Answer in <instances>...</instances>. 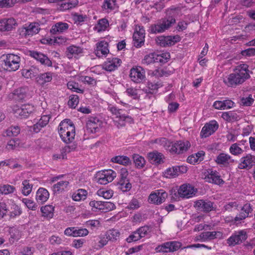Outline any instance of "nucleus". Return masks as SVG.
<instances>
[{
	"label": "nucleus",
	"mask_w": 255,
	"mask_h": 255,
	"mask_svg": "<svg viewBox=\"0 0 255 255\" xmlns=\"http://www.w3.org/2000/svg\"><path fill=\"white\" fill-rule=\"evenodd\" d=\"M252 74L248 65L241 64L234 69L233 73L224 78L223 82L228 87L236 88L250 79Z\"/></svg>",
	"instance_id": "nucleus-1"
},
{
	"label": "nucleus",
	"mask_w": 255,
	"mask_h": 255,
	"mask_svg": "<svg viewBox=\"0 0 255 255\" xmlns=\"http://www.w3.org/2000/svg\"><path fill=\"white\" fill-rule=\"evenodd\" d=\"M180 12V10L178 8H171L168 10L166 16L158 20L156 23L150 26V33H160L168 30L176 23V15Z\"/></svg>",
	"instance_id": "nucleus-2"
},
{
	"label": "nucleus",
	"mask_w": 255,
	"mask_h": 255,
	"mask_svg": "<svg viewBox=\"0 0 255 255\" xmlns=\"http://www.w3.org/2000/svg\"><path fill=\"white\" fill-rule=\"evenodd\" d=\"M108 110L110 111L112 114L116 116V118H119L118 123L117 126L124 127L126 125V123L131 124L133 123V119L132 118L125 113V111L122 109H118L116 107L110 105L108 107Z\"/></svg>",
	"instance_id": "nucleus-3"
},
{
	"label": "nucleus",
	"mask_w": 255,
	"mask_h": 255,
	"mask_svg": "<svg viewBox=\"0 0 255 255\" xmlns=\"http://www.w3.org/2000/svg\"><path fill=\"white\" fill-rule=\"evenodd\" d=\"M4 66L7 70L15 71L19 68L20 58L13 54H7L2 56Z\"/></svg>",
	"instance_id": "nucleus-4"
},
{
	"label": "nucleus",
	"mask_w": 255,
	"mask_h": 255,
	"mask_svg": "<svg viewBox=\"0 0 255 255\" xmlns=\"http://www.w3.org/2000/svg\"><path fill=\"white\" fill-rule=\"evenodd\" d=\"M248 238V235L245 230L235 231L227 239V243L230 247H234L240 245Z\"/></svg>",
	"instance_id": "nucleus-5"
},
{
	"label": "nucleus",
	"mask_w": 255,
	"mask_h": 255,
	"mask_svg": "<svg viewBox=\"0 0 255 255\" xmlns=\"http://www.w3.org/2000/svg\"><path fill=\"white\" fill-rule=\"evenodd\" d=\"M167 196V193L164 190H156L149 194L148 201L149 203L159 205L165 201Z\"/></svg>",
	"instance_id": "nucleus-6"
},
{
	"label": "nucleus",
	"mask_w": 255,
	"mask_h": 255,
	"mask_svg": "<svg viewBox=\"0 0 255 255\" xmlns=\"http://www.w3.org/2000/svg\"><path fill=\"white\" fill-rule=\"evenodd\" d=\"M181 40L180 37L178 35H168V36H159L157 37L155 40L156 43L161 47L171 46L175 43L179 42Z\"/></svg>",
	"instance_id": "nucleus-7"
},
{
	"label": "nucleus",
	"mask_w": 255,
	"mask_h": 255,
	"mask_svg": "<svg viewBox=\"0 0 255 255\" xmlns=\"http://www.w3.org/2000/svg\"><path fill=\"white\" fill-rule=\"evenodd\" d=\"M181 246V243L179 242H168L158 246L155 248L156 253H169L178 250Z\"/></svg>",
	"instance_id": "nucleus-8"
},
{
	"label": "nucleus",
	"mask_w": 255,
	"mask_h": 255,
	"mask_svg": "<svg viewBox=\"0 0 255 255\" xmlns=\"http://www.w3.org/2000/svg\"><path fill=\"white\" fill-rule=\"evenodd\" d=\"M116 176V172L111 169L99 172L97 175L98 182L100 184L106 185L112 182Z\"/></svg>",
	"instance_id": "nucleus-9"
},
{
	"label": "nucleus",
	"mask_w": 255,
	"mask_h": 255,
	"mask_svg": "<svg viewBox=\"0 0 255 255\" xmlns=\"http://www.w3.org/2000/svg\"><path fill=\"white\" fill-rule=\"evenodd\" d=\"M103 122L97 117H90L86 122V131L89 133L99 132L102 126Z\"/></svg>",
	"instance_id": "nucleus-10"
},
{
	"label": "nucleus",
	"mask_w": 255,
	"mask_h": 255,
	"mask_svg": "<svg viewBox=\"0 0 255 255\" xmlns=\"http://www.w3.org/2000/svg\"><path fill=\"white\" fill-rule=\"evenodd\" d=\"M40 29V28L38 23L32 22L28 25L25 24L24 26L20 28L19 33L21 36L26 37L38 33Z\"/></svg>",
	"instance_id": "nucleus-11"
},
{
	"label": "nucleus",
	"mask_w": 255,
	"mask_h": 255,
	"mask_svg": "<svg viewBox=\"0 0 255 255\" xmlns=\"http://www.w3.org/2000/svg\"><path fill=\"white\" fill-rule=\"evenodd\" d=\"M129 77L133 82L140 83L145 79V72L140 66L133 67L130 69Z\"/></svg>",
	"instance_id": "nucleus-12"
},
{
	"label": "nucleus",
	"mask_w": 255,
	"mask_h": 255,
	"mask_svg": "<svg viewBox=\"0 0 255 255\" xmlns=\"http://www.w3.org/2000/svg\"><path fill=\"white\" fill-rule=\"evenodd\" d=\"M215 161L218 165L224 167H229L237 162L230 154L225 152L219 153L216 156Z\"/></svg>",
	"instance_id": "nucleus-13"
},
{
	"label": "nucleus",
	"mask_w": 255,
	"mask_h": 255,
	"mask_svg": "<svg viewBox=\"0 0 255 255\" xmlns=\"http://www.w3.org/2000/svg\"><path fill=\"white\" fill-rule=\"evenodd\" d=\"M145 30L143 26L136 27L133 34V45L136 48L141 47L144 43Z\"/></svg>",
	"instance_id": "nucleus-14"
},
{
	"label": "nucleus",
	"mask_w": 255,
	"mask_h": 255,
	"mask_svg": "<svg viewBox=\"0 0 255 255\" xmlns=\"http://www.w3.org/2000/svg\"><path fill=\"white\" fill-rule=\"evenodd\" d=\"M17 26V21L13 17L3 18L0 19V31H10L15 29Z\"/></svg>",
	"instance_id": "nucleus-15"
},
{
	"label": "nucleus",
	"mask_w": 255,
	"mask_h": 255,
	"mask_svg": "<svg viewBox=\"0 0 255 255\" xmlns=\"http://www.w3.org/2000/svg\"><path fill=\"white\" fill-rule=\"evenodd\" d=\"M205 179L209 183L217 185L223 184L225 183L224 181L221 178L219 173L212 169H208L207 170Z\"/></svg>",
	"instance_id": "nucleus-16"
},
{
	"label": "nucleus",
	"mask_w": 255,
	"mask_h": 255,
	"mask_svg": "<svg viewBox=\"0 0 255 255\" xmlns=\"http://www.w3.org/2000/svg\"><path fill=\"white\" fill-rule=\"evenodd\" d=\"M190 146L188 141H177L173 143L170 148V151L177 154H182L186 152Z\"/></svg>",
	"instance_id": "nucleus-17"
},
{
	"label": "nucleus",
	"mask_w": 255,
	"mask_h": 255,
	"mask_svg": "<svg viewBox=\"0 0 255 255\" xmlns=\"http://www.w3.org/2000/svg\"><path fill=\"white\" fill-rule=\"evenodd\" d=\"M194 206L198 210L206 213L215 210L216 209L213 207V203L208 200H197L194 202Z\"/></svg>",
	"instance_id": "nucleus-18"
},
{
	"label": "nucleus",
	"mask_w": 255,
	"mask_h": 255,
	"mask_svg": "<svg viewBox=\"0 0 255 255\" xmlns=\"http://www.w3.org/2000/svg\"><path fill=\"white\" fill-rule=\"evenodd\" d=\"M218 128V123L216 121H211L202 128L200 135L202 137H207L214 133Z\"/></svg>",
	"instance_id": "nucleus-19"
},
{
	"label": "nucleus",
	"mask_w": 255,
	"mask_h": 255,
	"mask_svg": "<svg viewBox=\"0 0 255 255\" xmlns=\"http://www.w3.org/2000/svg\"><path fill=\"white\" fill-rule=\"evenodd\" d=\"M255 165V156L247 154L240 159L238 168L240 169H250Z\"/></svg>",
	"instance_id": "nucleus-20"
},
{
	"label": "nucleus",
	"mask_w": 255,
	"mask_h": 255,
	"mask_svg": "<svg viewBox=\"0 0 255 255\" xmlns=\"http://www.w3.org/2000/svg\"><path fill=\"white\" fill-rule=\"evenodd\" d=\"M29 53L31 57L40 62L42 65L48 67L52 66V61L46 55L34 50L29 51Z\"/></svg>",
	"instance_id": "nucleus-21"
},
{
	"label": "nucleus",
	"mask_w": 255,
	"mask_h": 255,
	"mask_svg": "<svg viewBox=\"0 0 255 255\" xmlns=\"http://www.w3.org/2000/svg\"><path fill=\"white\" fill-rule=\"evenodd\" d=\"M253 211V208L250 203L245 204L241 208V212L234 218L235 222H240L250 217V213Z\"/></svg>",
	"instance_id": "nucleus-22"
},
{
	"label": "nucleus",
	"mask_w": 255,
	"mask_h": 255,
	"mask_svg": "<svg viewBox=\"0 0 255 255\" xmlns=\"http://www.w3.org/2000/svg\"><path fill=\"white\" fill-rule=\"evenodd\" d=\"M122 63L120 59L118 58H108V60L104 63L103 68L107 71H113L119 67Z\"/></svg>",
	"instance_id": "nucleus-23"
},
{
	"label": "nucleus",
	"mask_w": 255,
	"mask_h": 255,
	"mask_svg": "<svg viewBox=\"0 0 255 255\" xmlns=\"http://www.w3.org/2000/svg\"><path fill=\"white\" fill-rule=\"evenodd\" d=\"M58 130L59 133L68 131H74L75 130L74 125L70 119H65L61 122L58 127Z\"/></svg>",
	"instance_id": "nucleus-24"
},
{
	"label": "nucleus",
	"mask_w": 255,
	"mask_h": 255,
	"mask_svg": "<svg viewBox=\"0 0 255 255\" xmlns=\"http://www.w3.org/2000/svg\"><path fill=\"white\" fill-rule=\"evenodd\" d=\"M34 111V107L31 105H24L17 109L15 112L20 118H27Z\"/></svg>",
	"instance_id": "nucleus-25"
},
{
	"label": "nucleus",
	"mask_w": 255,
	"mask_h": 255,
	"mask_svg": "<svg viewBox=\"0 0 255 255\" xmlns=\"http://www.w3.org/2000/svg\"><path fill=\"white\" fill-rule=\"evenodd\" d=\"M194 192V188L190 185H181L178 190L179 197L182 198H189L192 196Z\"/></svg>",
	"instance_id": "nucleus-26"
},
{
	"label": "nucleus",
	"mask_w": 255,
	"mask_h": 255,
	"mask_svg": "<svg viewBox=\"0 0 255 255\" xmlns=\"http://www.w3.org/2000/svg\"><path fill=\"white\" fill-rule=\"evenodd\" d=\"M109 44L106 41H101L97 44L95 54L98 57H101L107 55L109 52Z\"/></svg>",
	"instance_id": "nucleus-27"
},
{
	"label": "nucleus",
	"mask_w": 255,
	"mask_h": 255,
	"mask_svg": "<svg viewBox=\"0 0 255 255\" xmlns=\"http://www.w3.org/2000/svg\"><path fill=\"white\" fill-rule=\"evenodd\" d=\"M223 234L219 231H213V232H202L199 236V238L203 241H210L216 238H222Z\"/></svg>",
	"instance_id": "nucleus-28"
},
{
	"label": "nucleus",
	"mask_w": 255,
	"mask_h": 255,
	"mask_svg": "<svg viewBox=\"0 0 255 255\" xmlns=\"http://www.w3.org/2000/svg\"><path fill=\"white\" fill-rule=\"evenodd\" d=\"M147 157L149 161L153 164H159L163 162V155L156 151L148 153Z\"/></svg>",
	"instance_id": "nucleus-29"
},
{
	"label": "nucleus",
	"mask_w": 255,
	"mask_h": 255,
	"mask_svg": "<svg viewBox=\"0 0 255 255\" xmlns=\"http://www.w3.org/2000/svg\"><path fill=\"white\" fill-rule=\"evenodd\" d=\"M49 197L48 191L44 188H39L36 192V200L38 203H43L45 202Z\"/></svg>",
	"instance_id": "nucleus-30"
},
{
	"label": "nucleus",
	"mask_w": 255,
	"mask_h": 255,
	"mask_svg": "<svg viewBox=\"0 0 255 255\" xmlns=\"http://www.w3.org/2000/svg\"><path fill=\"white\" fill-rule=\"evenodd\" d=\"M69 182L67 180L58 182L53 186V191L54 194H59L64 191L68 187Z\"/></svg>",
	"instance_id": "nucleus-31"
},
{
	"label": "nucleus",
	"mask_w": 255,
	"mask_h": 255,
	"mask_svg": "<svg viewBox=\"0 0 255 255\" xmlns=\"http://www.w3.org/2000/svg\"><path fill=\"white\" fill-rule=\"evenodd\" d=\"M28 91L29 89L27 87H23L15 90L13 94L15 99L22 100L27 97Z\"/></svg>",
	"instance_id": "nucleus-32"
},
{
	"label": "nucleus",
	"mask_w": 255,
	"mask_h": 255,
	"mask_svg": "<svg viewBox=\"0 0 255 255\" xmlns=\"http://www.w3.org/2000/svg\"><path fill=\"white\" fill-rule=\"evenodd\" d=\"M68 27L69 25L67 23L59 22L56 23L54 25L52 26L50 30V32L53 34L63 32L66 30Z\"/></svg>",
	"instance_id": "nucleus-33"
},
{
	"label": "nucleus",
	"mask_w": 255,
	"mask_h": 255,
	"mask_svg": "<svg viewBox=\"0 0 255 255\" xmlns=\"http://www.w3.org/2000/svg\"><path fill=\"white\" fill-rule=\"evenodd\" d=\"M112 161L115 163H117L122 164L125 166L130 165L131 161L128 157L124 155H119L113 157L111 159Z\"/></svg>",
	"instance_id": "nucleus-34"
},
{
	"label": "nucleus",
	"mask_w": 255,
	"mask_h": 255,
	"mask_svg": "<svg viewBox=\"0 0 255 255\" xmlns=\"http://www.w3.org/2000/svg\"><path fill=\"white\" fill-rule=\"evenodd\" d=\"M87 191L83 189H79L72 194V198L75 201H80L86 198Z\"/></svg>",
	"instance_id": "nucleus-35"
},
{
	"label": "nucleus",
	"mask_w": 255,
	"mask_h": 255,
	"mask_svg": "<svg viewBox=\"0 0 255 255\" xmlns=\"http://www.w3.org/2000/svg\"><path fill=\"white\" fill-rule=\"evenodd\" d=\"M61 139L66 143H69L73 141L75 136V130L71 132L68 131L63 132V133H59Z\"/></svg>",
	"instance_id": "nucleus-36"
},
{
	"label": "nucleus",
	"mask_w": 255,
	"mask_h": 255,
	"mask_svg": "<svg viewBox=\"0 0 255 255\" xmlns=\"http://www.w3.org/2000/svg\"><path fill=\"white\" fill-rule=\"evenodd\" d=\"M105 236L109 241L115 242L119 239L120 233L118 230L112 229L106 232Z\"/></svg>",
	"instance_id": "nucleus-37"
},
{
	"label": "nucleus",
	"mask_w": 255,
	"mask_h": 255,
	"mask_svg": "<svg viewBox=\"0 0 255 255\" xmlns=\"http://www.w3.org/2000/svg\"><path fill=\"white\" fill-rule=\"evenodd\" d=\"M22 213L21 207L16 204H13L11 205L9 216L10 218L14 219L20 216Z\"/></svg>",
	"instance_id": "nucleus-38"
},
{
	"label": "nucleus",
	"mask_w": 255,
	"mask_h": 255,
	"mask_svg": "<svg viewBox=\"0 0 255 255\" xmlns=\"http://www.w3.org/2000/svg\"><path fill=\"white\" fill-rule=\"evenodd\" d=\"M221 117L229 122L238 121L240 119V117L237 113L231 111L223 112Z\"/></svg>",
	"instance_id": "nucleus-39"
},
{
	"label": "nucleus",
	"mask_w": 255,
	"mask_h": 255,
	"mask_svg": "<svg viewBox=\"0 0 255 255\" xmlns=\"http://www.w3.org/2000/svg\"><path fill=\"white\" fill-rule=\"evenodd\" d=\"M109 26V21L107 19L104 18L98 20L97 24L95 25L94 29L98 32L106 30Z\"/></svg>",
	"instance_id": "nucleus-40"
},
{
	"label": "nucleus",
	"mask_w": 255,
	"mask_h": 255,
	"mask_svg": "<svg viewBox=\"0 0 255 255\" xmlns=\"http://www.w3.org/2000/svg\"><path fill=\"white\" fill-rule=\"evenodd\" d=\"M132 159L137 168H142L145 164L144 157L138 154H134L132 155Z\"/></svg>",
	"instance_id": "nucleus-41"
},
{
	"label": "nucleus",
	"mask_w": 255,
	"mask_h": 255,
	"mask_svg": "<svg viewBox=\"0 0 255 255\" xmlns=\"http://www.w3.org/2000/svg\"><path fill=\"white\" fill-rule=\"evenodd\" d=\"M117 0H105L102 5V8L108 12L114 10L116 7Z\"/></svg>",
	"instance_id": "nucleus-42"
},
{
	"label": "nucleus",
	"mask_w": 255,
	"mask_h": 255,
	"mask_svg": "<svg viewBox=\"0 0 255 255\" xmlns=\"http://www.w3.org/2000/svg\"><path fill=\"white\" fill-rule=\"evenodd\" d=\"M118 188L123 192H127L131 188V184L129 180H119L117 184Z\"/></svg>",
	"instance_id": "nucleus-43"
},
{
	"label": "nucleus",
	"mask_w": 255,
	"mask_h": 255,
	"mask_svg": "<svg viewBox=\"0 0 255 255\" xmlns=\"http://www.w3.org/2000/svg\"><path fill=\"white\" fill-rule=\"evenodd\" d=\"M40 210L43 216L49 218L53 217L54 210V207L53 206L50 205H46L42 207Z\"/></svg>",
	"instance_id": "nucleus-44"
},
{
	"label": "nucleus",
	"mask_w": 255,
	"mask_h": 255,
	"mask_svg": "<svg viewBox=\"0 0 255 255\" xmlns=\"http://www.w3.org/2000/svg\"><path fill=\"white\" fill-rule=\"evenodd\" d=\"M78 4V0H71V1L62 2L60 6V10H65L75 7Z\"/></svg>",
	"instance_id": "nucleus-45"
},
{
	"label": "nucleus",
	"mask_w": 255,
	"mask_h": 255,
	"mask_svg": "<svg viewBox=\"0 0 255 255\" xmlns=\"http://www.w3.org/2000/svg\"><path fill=\"white\" fill-rule=\"evenodd\" d=\"M244 150L239 146L236 143L232 144L229 148L230 153L235 156H239L242 154Z\"/></svg>",
	"instance_id": "nucleus-46"
},
{
	"label": "nucleus",
	"mask_w": 255,
	"mask_h": 255,
	"mask_svg": "<svg viewBox=\"0 0 255 255\" xmlns=\"http://www.w3.org/2000/svg\"><path fill=\"white\" fill-rule=\"evenodd\" d=\"M22 193L25 195H28L32 191L33 185L29 183V180H24L22 181Z\"/></svg>",
	"instance_id": "nucleus-47"
},
{
	"label": "nucleus",
	"mask_w": 255,
	"mask_h": 255,
	"mask_svg": "<svg viewBox=\"0 0 255 255\" xmlns=\"http://www.w3.org/2000/svg\"><path fill=\"white\" fill-rule=\"evenodd\" d=\"M15 188L9 184H3L0 185V193L4 195H7L14 192Z\"/></svg>",
	"instance_id": "nucleus-48"
},
{
	"label": "nucleus",
	"mask_w": 255,
	"mask_h": 255,
	"mask_svg": "<svg viewBox=\"0 0 255 255\" xmlns=\"http://www.w3.org/2000/svg\"><path fill=\"white\" fill-rule=\"evenodd\" d=\"M157 54L154 53H151L146 55L142 61L143 64L148 65L152 63L158 62L156 60Z\"/></svg>",
	"instance_id": "nucleus-49"
},
{
	"label": "nucleus",
	"mask_w": 255,
	"mask_h": 255,
	"mask_svg": "<svg viewBox=\"0 0 255 255\" xmlns=\"http://www.w3.org/2000/svg\"><path fill=\"white\" fill-rule=\"evenodd\" d=\"M19 132L20 128L18 127H11L5 130L3 135L5 136H16Z\"/></svg>",
	"instance_id": "nucleus-50"
},
{
	"label": "nucleus",
	"mask_w": 255,
	"mask_h": 255,
	"mask_svg": "<svg viewBox=\"0 0 255 255\" xmlns=\"http://www.w3.org/2000/svg\"><path fill=\"white\" fill-rule=\"evenodd\" d=\"M164 176L166 178H172L178 176L176 166H172L167 168L164 172Z\"/></svg>",
	"instance_id": "nucleus-51"
},
{
	"label": "nucleus",
	"mask_w": 255,
	"mask_h": 255,
	"mask_svg": "<svg viewBox=\"0 0 255 255\" xmlns=\"http://www.w3.org/2000/svg\"><path fill=\"white\" fill-rule=\"evenodd\" d=\"M68 88L73 92H75L78 93H83L84 90L83 89H81L79 87L78 83L73 81H69L67 84Z\"/></svg>",
	"instance_id": "nucleus-52"
},
{
	"label": "nucleus",
	"mask_w": 255,
	"mask_h": 255,
	"mask_svg": "<svg viewBox=\"0 0 255 255\" xmlns=\"http://www.w3.org/2000/svg\"><path fill=\"white\" fill-rule=\"evenodd\" d=\"M18 0H0V8H9L12 7Z\"/></svg>",
	"instance_id": "nucleus-53"
},
{
	"label": "nucleus",
	"mask_w": 255,
	"mask_h": 255,
	"mask_svg": "<svg viewBox=\"0 0 255 255\" xmlns=\"http://www.w3.org/2000/svg\"><path fill=\"white\" fill-rule=\"evenodd\" d=\"M86 226L88 228L94 230L98 229L100 226V222L98 220H90L86 222Z\"/></svg>",
	"instance_id": "nucleus-54"
},
{
	"label": "nucleus",
	"mask_w": 255,
	"mask_h": 255,
	"mask_svg": "<svg viewBox=\"0 0 255 255\" xmlns=\"http://www.w3.org/2000/svg\"><path fill=\"white\" fill-rule=\"evenodd\" d=\"M255 100L253 98L252 95H250L247 97H242L240 99V104L243 106H250L254 102Z\"/></svg>",
	"instance_id": "nucleus-55"
},
{
	"label": "nucleus",
	"mask_w": 255,
	"mask_h": 255,
	"mask_svg": "<svg viewBox=\"0 0 255 255\" xmlns=\"http://www.w3.org/2000/svg\"><path fill=\"white\" fill-rule=\"evenodd\" d=\"M22 202L29 209L33 211H35L37 209V205L33 200L27 198H23L22 200Z\"/></svg>",
	"instance_id": "nucleus-56"
},
{
	"label": "nucleus",
	"mask_w": 255,
	"mask_h": 255,
	"mask_svg": "<svg viewBox=\"0 0 255 255\" xmlns=\"http://www.w3.org/2000/svg\"><path fill=\"white\" fill-rule=\"evenodd\" d=\"M52 74L51 72H46L43 74H41L38 76V80L42 81V84H44L46 82H49L51 81L52 79Z\"/></svg>",
	"instance_id": "nucleus-57"
},
{
	"label": "nucleus",
	"mask_w": 255,
	"mask_h": 255,
	"mask_svg": "<svg viewBox=\"0 0 255 255\" xmlns=\"http://www.w3.org/2000/svg\"><path fill=\"white\" fill-rule=\"evenodd\" d=\"M126 93L133 99H138L139 95L137 93V90L133 87H129L127 89Z\"/></svg>",
	"instance_id": "nucleus-58"
},
{
	"label": "nucleus",
	"mask_w": 255,
	"mask_h": 255,
	"mask_svg": "<svg viewBox=\"0 0 255 255\" xmlns=\"http://www.w3.org/2000/svg\"><path fill=\"white\" fill-rule=\"evenodd\" d=\"M170 58V53L166 52L161 54H157L156 60L158 62L163 64L166 63Z\"/></svg>",
	"instance_id": "nucleus-59"
},
{
	"label": "nucleus",
	"mask_w": 255,
	"mask_h": 255,
	"mask_svg": "<svg viewBox=\"0 0 255 255\" xmlns=\"http://www.w3.org/2000/svg\"><path fill=\"white\" fill-rule=\"evenodd\" d=\"M79 103V97L77 95H72L69 97L68 102L69 106L72 108H75Z\"/></svg>",
	"instance_id": "nucleus-60"
},
{
	"label": "nucleus",
	"mask_w": 255,
	"mask_h": 255,
	"mask_svg": "<svg viewBox=\"0 0 255 255\" xmlns=\"http://www.w3.org/2000/svg\"><path fill=\"white\" fill-rule=\"evenodd\" d=\"M137 231L141 238L145 237L149 232V228L147 226H144L137 229Z\"/></svg>",
	"instance_id": "nucleus-61"
},
{
	"label": "nucleus",
	"mask_w": 255,
	"mask_h": 255,
	"mask_svg": "<svg viewBox=\"0 0 255 255\" xmlns=\"http://www.w3.org/2000/svg\"><path fill=\"white\" fill-rule=\"evenodd\" d=\"M137 230L132 232L127 239L126 241L128 243H131L132 242H136L140 239V238L138 235Z\"/></svg>",
	"instance_id": "nucleus-62"
},
{
	"label": "nucleus",
	"mask_w": 255,
	"mask_h": 255,
	"mask_svg": "<svg viewBox=\"0 0 255 255\" xmlns=\"http://www.w3.org/2000/svg\"><path fill=\"white\" fill-rule=\"evenodd\" d=\"M99 196L103 197L105 199H109L112 197L113 192L112 190H99L98 191Z\"/></svg>",
	"instance_id": "nucleus-63"
},
{
	"label": "nucleus",
	"mask_w": 255,
	"mask_h": 255,
	"mask_svg": "<svg viewBox=\"0 0 255 255\" xmlns=\"http://www.w3.org/2000/svg\"><path fill=\"white\" fill-rule=\"evenodd\" d=\"M67 51L71 55H78L82 52V49L76 46H70L67 48Z\"/></svg>",
	"instance_id": "nucleus-64"
}]
</instances>
